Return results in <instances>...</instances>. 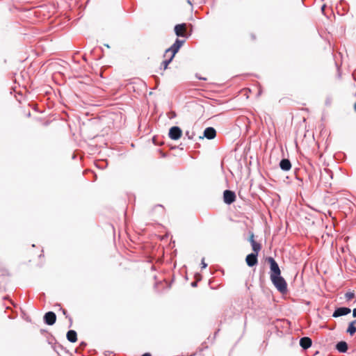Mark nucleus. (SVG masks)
<instances>
[{
  "label": "nucleus",
  "mask_w": 356,
  "mask_h": 356,
  "mask_svg": "<svg viewBox=\"0 0 356 356\" xmlns=\"http://www.w3.org/2000/svg\"><path fill=\"white\" fill-rule=\"evenodd\" d=\"M181 135L182 131L177 126L172 127L169 130L168 136L172 140H177L181 138Z\"/></svg>",
  "instance_id": "obj_5"
},
{
  "label": "nucleus",
  "mask_w": 356,
  "mask_h": 356,
  "mask_svg": "<svg viewBox=\"0 0 356 356\" xmlns=\"http://www.w3.org/2000/svg\"><path fill=\"white\" fill-rule=\"evenodd\" d=\"M350 335H353L356 332V327L353 323H349L347 331Z\"/></svg>",
  "instance_id": "obj_16"
},
{
  "label": "nucleus",
  "mask_w": 356,
  "mask_h": 356,
  "mask_svg": "<svg viewBox=\"0 0 356 356\" xmlns=\"http://www.w3.org/2000/svg\"><path fill=\"white\" fill-rule=\"evenodd\" d=\"M270 280L275 288L282 293H284L287 291V283L285 280L280 275H275L270 277Z\"/></svg>",
  "instance_id": "obj_1"
},
{
  "label": "nucleus",
  "mask_w": 356,
  "mask_h": 356,
  "mask_svg": "<svg viewBox=\"0 0 356 356\" xmlns=\"http://www.w3.org/2000/svg\"><path fill=\"white\" fill-rule=\"evenodd\" d=\"M267 262L270 265V277L275 276V275H280L281 274V270L279 267L278 264L275 260L274 258L271 257H268L266 258Z\"/></svg>",
  "instance_id": "obj_3"
},
{
  "label": "nucleus",
  "mask_w": 356,
  "mask_h": 356,
  "mask_svg": "<svg viewBox=\"0 0 356 356\" xmlns=\"http://www.w3.org/2000/svg\"><path fill=\"white\" fill-rule=\"evenodd\" d=\"M198 79H199L206 80V79H205V78H201V77H199Z\"/></svg>",
  "instance_id": "obj_30"
},
{
  "label": "nucleus",
  "mask_w": 356,
  "mask_h": 356,
  "mask_svg": "<svg viewBox=\"0 0 356 356\" xmlns=\"http://www.w3.org/2000/svg\"><path fill=\"white\" fill-rule=\"evenodd\" d=\"M258 254L252 252L246 256L245 261L248 266L253 267L258 263Z\"/></svg>",
  "instance_id": "obj_9"
},
{
  "label": "nucleus",
  "mask_w": 356,
  "mask_h": 356,
  "mask_svg": "<svg viewBox=\"0 0 356 356\" xmlns=\"http://www.w3.org/2000/svg\"><path fill=\"white\" fill-rule=\"evenodd\" d=\"M348 348V343L344 341H341L336 344V349L341 353H346Z\"/></svg>",
  "instance_id": "obj_13"
},
{
  "label": "nucleus",
  "mask_w": 356,
  "mask_h": 356,
  "mask_svg": "<svg viewBox=\"0 0 356 356\" xmlns=\"http://www.w3.org/2000/svg\"><path fill=\"white\" fill-rule=\"evenodd\" d=\"M355 110L356 111V102H355Z\"/></svg>",
  "instance_id": "obj_32"
},
{
  "label": "nucleus",
  "mask_w": 356,
  "mask_h": 356,
  "mask_svg": "<svg viewBox=\"0 0 356 356\" xmlns=\"http://www.w3.org/2000/svg\"><path fill=\"white\" fill-rule=\"evenodd\" d=\"M188 2L189 4H191V5L192 4L191 2L190 1V0H188Z\"/></svg>",
  "instance_id": "obj_31"
},
{
  "label": "nucleus",
  "mask_w": 356,
  "mask_h": 356,
  "mask_svg": "<svg viewBox=\"0 0 356 356\" xmlns=\"http://www.w3.org/2000/svg\"><path fill=\"white\" fill-rule=\"evenodd\" d=\"M312 341L309 337H304L300 339V346L304 349L307 350L311 347Z\"/></svg>",
  "instance_id": "obj_11"
},
{
  "label": "nucleus",
  "mask_w": 356,
  "mask_h": 356,
  "mask_svg": "<svg viewBox=\"0 0 356 356\" xmlns=\"http://www.w3.org/2000/svg\"><path fill=\"white\" fill-rule=\"evenodd\" d=\"M185 40H180L177 38L174 44L168 49L165 50V55L168 53H171V56L175 57V54L178 52L181 46L184 44Z\"/></svg>",
  "instance_id": "obj_4"
},
{
  "label": "nucleus",
  "mask_w": 356,
  "mask_h": 356,
  "mask_svg": "<svg viewBox=\"0 0 356 356\" xmlns=\"http://www.w3.org/2000/svg\"><path fill=\"white\" fill-rule=\"evenodd\" d=\"M325 8V5H323V6L321 7V10H322V11H323V10H324Z\"/></svg>",
  "instance_id": "obj_29"
},
{
  "label": "nucleus",
  "mask_w": 356,
  "mask_h": 356,
  "mask_svg": "<svg viewBox=\"0 0 356 356\" xmlns=\"http://www.w3.org/2000/svg\"><path fill=\"white\" fill-rule=\"evenodd\" d=\"M223 200L227 204H231L236 200V194L230 190H225L223 193Z\"/></svg>",
  "instance_id": "obj_6"
},
{
  "label": "nucleus",
  "mask_w": 356,
  "mask_h": 356,
  "mask_svg": "<svg viewBox=\"0 0 356 356\" xmlns=\"http://www.w3.org/2000/svg\"><path fill=\"white\" fill-rule=\"evenodd\" d=\"M325 172L328 175H332V172L328 169H325ZM332 177V175H330Z\"/></svg>",
  "instance_id": "obj_22"
},
{
  "label": "nucleus",
  "mask_w": 356,
  "mask_h": 356,
  "mask_svg": "<svg viewBox=\"0 0 356 356\" xmlns=\"http://www.w3.org/2000/svg\"><path fill=\"white\" fill-rule=\"evenodd\" d=\"M216 136V131L213 127H207L204 131L203 137L209 140L213 139Z\"/></svg>",
  "instance_id": "obj_10"
},
{
  "label": "nucleus",
  "mask_w": 356,
  "mask_h": 356,
  "mask_svg": "<svg viewBox=\"0 0 356 356\" xmlns=\"http://www.w3.org/2000/svg\"><path fill=\"white\" fill-rule=\"evenodd\" d=\"M191 286H192L193 287L196 286H197V282H191Z\"/></svg>",
  "instance_id": "obj_25"
},
{
  "label": "nucleus",
  "mask_w": 356,
  "mask_h": 356,
  "mask_svg": "<svg viewBox=\"0 0 356 356\" xmlns=\"http://www.w3.org/2000/svg\"><path fill=\"white\" fill-rule=\"evenodd\" d=\"M175 33L177 37L188 38L191 35V31H187V24L186 23L178 24L175 26Z\"/></svg>",
  "instance_id": "obj_2"
},
{
  "label": "nucleus",
  "mask_w": 356,
  "mask_h": 356,
  "mask_svg": "<svg viewBox=\"0 0 356 356\" xmlns=\"http://www.w3.org/2000/svg\"><path fill=\"white\" fill-rule=\"evenodd\" d=\"M353 317L356 318V308L353 309Z\"/></svg>",
  "instance_id": "obj_23"
},
{
  "label": "nucleus",
  "mask_w": 356,
  "mask_h": 356,
  "mask_svg": "<svg viewBox=\"0 0 356 356\" xmlns=\"http://www.w3.org/2000/svg\"><path fill=\"white\" fill-rule=\"evenodd\" d=\"M86 346V343H85V342H81V343H80V346H81V348H83Z\"/></svg>",
  "instance_id": "obj_24"
},
{
  "label": "nucleus",
  "mask_w": 356,
  "mask_h": 356,
  "mask_svg": "<svg viewBox=\"0 0 356 356\" xmlns=\"http://www.w3.org/2000/svg\"><path fill=\"white\" fill-rule=\"evenodd\" d=\"M201 266H202V268H206L207 266V264H206L204 261V258H202V259L201 261Z\"/></svg>",
  "instance_id": "obj_21"
},
{
  "label": "nucleus",
  "mask_w": 356,
  "mask_h": 356,
  "mask_svg": "<svg viewBox=\"0 0 356 356\" xmlns=\"http://www.w3.org/2000/svg\"><path fill=\"white\" fill-rule=\"evenodd\" d=\"M63 313L64 315L67 314V311L65 309H63Z\"/></svg>",
  "instance_id": "obj_27"
},
{
  "label": "nucleus",
  "mask_w": 356,
  "mask_h": 356,
  "mask_svg": "<svg viewBox=\"0 0 356 356\" xmlns=\"http://www.w3.org/2000/svg\"><path fill=\"white\" fill-rule=\"evenodd\" d=\"M43 319L47 325H52L56 323V315L53 312H48L44 315Z\"/></svg>",
  "instance_id": "obj_8"
},
{
  "label": "nucleus",
  "mask_w": 356,
  "mask_h": 356,
  "mask_svg": "<svg viewBox=\"0 0 356 356\" xmlns=\"http://www.w3.org/2000/svg\"><path fill=\"white\" fill-rule=\"evenodd\" d=\"M251 245L254 253L258 254L261 250V246L259 243L255 241Z\"/></svg>",
  "instance_id": "obj_15"
},
{
  "label": "nucleus",
  "mask_w": 356,
  "mask_h": 356,
  "mask_svg": "<svg viewBox=\"0 0 356 356\" xmlns=\"http://www.w3.org/2000/svg\"><path fill=\"white\" fill-rule=\"evenodd\" d=\"M351 312V309L346 307H339L335 309L332 314L334 318L346 316Z\"/></svg>",
  "instance_id": "obj_7"
},
{
  "label": "nucleus",
  "mask_w": 356,
  "mask_h": 356,
  "mask_svg": "<svg viewBox=\"0 0 356 356\" xmlns=\"http://www.w3.org/2000/svg\"><path fill=\"white\" fill-rule=\"evenodd\" d=\"M185 134L188 137V138L191 140L193 139L195 136V134L193 132L191 133L189 131H186Z\"/></svg>",
  "instance_id": "obj_19"
},
{
  "label": "nucleus",
  "mask_w": 356,
  "mask_h": 356,
  "mask_svg": "<svg viewBox=\"0 0 356 356\" xmlns=\"http://www.w3.org/2000/svg\"><path fill=\"white\" fill-rule=\"evenodd\" d=\"M350 323H353V325H355L356 324V320L350 322Z\"/></svg>",
  "instance_id": "obj_28"
},
{
  "label": "nucleus",
  "mask_w": 356,
  "mask_h": 356,
  "mask_svg": "<svg viewBox=\"0 0 356 356\" xmlns=\"http://www.w3.org/2000/svg\"><path fill=\"white\" fill-rule=\"evenodd\" d=\"M355 297V293L353 292H347L345 294V298L347 300H350Z\"/></svg>",
  "instance_id": "obj_18"
},
{
  "label": "nucleus",
  "mask_w": 356,
  "mask_h": 356,
  "mask_svg": "<svg viewBox=\"0 0 356 356\" xmlns=\"http://www.w3.org/2000/svg\"><path fill=\"white\" fill-rule=\"evenodd\" d=\"M174 57L170 56V57L168 59H166L163 60L161 63V66L163 67V70L167 69L168 65L171 63Z\"/></svg>",
  "instance_id": "obj_17"
},
{
  "label": "nucleus",
  "mask_w": 356,
  "mask_h": 356,
  "mask_svg": "<svg viewBox=\"0 0 356 356\" xmlns=\"http://www.w3.org/2000/svg\"><path fill=\"white\" fill-rule=\"evenodd\" d=\"M141 356H152L150 353H144L143 355H142Z\"/></svg>",
  "instance_id": "obj_26"
},
{
  "label": "nucleus",
  "mask_w": 356,
  "mask_h": 356,
  "mask_svg": "<svg viewBox=\"0 0 356 356\" xmlns=\"http://www.w3.org/2000/svg\"><path fill=\"white\" fill-rule=\"evenodd\" d=\"M254 234L253 233H251L250 234V238H249V241L250 242L251 245L252 244V243L255 242L254 239Z\"/></svg>",
  "instance_id": "obj_20"
},
{
  "label": "nucleus",
  "mask_w": 356,
  "mask_h": 356,
  "mask_svg": "<svg viewBox=\"0 0 356 356\" xmlns=\"http://www.w3.org/2000/svg\"><path fill=\"white\" fill-rule=\"evenodd\" d=\"M279 165L284 171H289L291 168V161L288 159H282L280 161Z\"/></svg>",
  "instance_id": "obj_12"
},
{
  "label": "nucleus",
  "mask_w": 356,
  "mask_h": 356,
  "mask_svg": "<svg viewBox=\"0 0 356 356\" xmlns=\"http://www.w3.org/2000/svg\"><path fill=\"white\" fill-rule=\"evenodd\" d=\"M66 337H67V339L69 341H70L72 343L76 342L77 341V334H76V332L73 330H69L67 332Z\"/></svg>",
  "instance_id": "obj_14"
}]
</instances>
